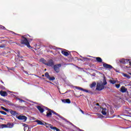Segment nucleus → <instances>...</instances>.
<instances>
[{
  "mask_svg": "<svg viewBox=\"0 0 131 131\" xmlns=\"http://www.w3.org/2000/svg\"><path fill=\"white\" fill-rule=\"evenodd\" d=\"M107 84V81H106V77H103V82L101 81L100 82H97L96 85V91H102L105 89V86Z\"/></svg>",
  "mask_w": 131,
  "mask_h": 131,
  "instance_id": "nucleus-1",
  "label": "nucleus"
},
{
  "mask_svg": "<svg viewBox=\"0 0 131 131\" xmlns=\"http://www.w3.org/2000/svg\"><path fill=\"white\" fill-rule=\"evenodd\" d=\"M21 37L23 39L21 40L20 43L21 45H25V46H27V47L29 48V49H30V48H31V46H30V44L29 43V42L28 41L27 38L23 36Z\"/></svg>",
  "mask_w": 131,
  "mask_h": 131,
  "instance_id": "nucleus-2",
  "label": "nucleus"
},
{
  "mask_svg": "<svg viewBox=\"0 0 131 131\" xmlns=\"http://www.w3.org/2000/svg\"><path fill=\"white\" fill-rule=\"evenodd\" d=\"M62 67L61 63L55 64L53 66V69L56 73H59L60 72V68Z\"/></svg>",
  "mask_w": 131,
  "mask_h": 131,
  "instance_id": "nucleus-3",
  "label": "nucleus"
},
{
  "mask_svg": "<svg viewBox=\"0 0 131 131\" xmlns=\"http://www.w3.org/2000/svg\"><path fill=\"white\" fill-rule=\"evenodd\" d=\"M119 62L121 64H126L127 63H129V65L131 66V62L129 61V59H126L123 58L122 59H120L119 60Z\"/></svg>",
  "mask_w": 131,
  "mask_h": 131,
  "instance_id": "nucleus-4",
  "label": "nucleus"
},
{
  "mask_svg": "<svg viewBox=\"0 0 131 131\" xmlns=\"http://www.w3.org/2000/svg\"><path fill=\"white\" fill-rule=\"evenodd\" d=\"M36 108L37 109H38V110H39L40 113H43V112L45 111V109H46L47 107H45V106L41 107V106L37 105L36 106Z\"/></svg>",
  "mask_w": 131,
  "mask_h": 131,
  "instance_id": "nucleus-5",
  "label": "nucleus"
},
{
  "mask_svg": "<svg viewBox=\"0 0 131 131\" xmlns=\"http://www.w3.org/2000/svg\"><path fill=\"white\" fill-rule=\"evenodd\" d=\"M16 118H17V119L19 120H23V121H26V120H27V117L25 116L20 115L16 117Z\"/></svg>",
  "mask_w": 131,
  "mask_h": 131,
  "instance_id": "nucleus-6",
  "label": "nucleus"
},
{
  "mask_svg": "<svg viewBox=\"0 0 131 131\" xmlns=\"http://www.w3.org/2000/svg\"><path fill=\"white\" fill-rule=\"evenodd\" d=\"M46 110H48L47 112V115L46 116L47 117H51L52 116V110L48 108V107H45Z\"/></svg>",
  "mask_w": 131,
  "mask_h": 131,
  "instance_id": "nucleus-7",
  "label": "nucleus"
},
{
  "mask_svg": "<svg viewBox=\"0 0 131 131\" xmlns=\"http://www.w3.org/2000/svg\"><path fill=\"white\" fill-rule=\"evenodd\" d=\"M46 66H48L49 67H53V66H54V61L53 59H50L46 63Z\"/></svg>",
  "mask_w": 131,
  "mask_h": 131,
  "instance_id": "nucleus-8",
  "label": "nucleus"
},
{
  "mask_svg": "<svg viewBox=\"0 0 131 131\" xmlns=\"http://www.w3.org/2000/svg\"><path fill=\"white\" fill-rule=\"evenodd\" d=\"M103 66L104 67V68H106V69H112L113 68V67L110 64H108L106 63H103Z\"/></svg>",
  "mask_w": 131,
  "mask_h": 131,
  "instance_id": "nucleus-9",
  "label": "nucleus"
},
{
  "mask_svg": "<svg viewBox=\"0 0 131 131\" xmlns=\"http://www.w3.org/2000/svg\"><path fill=\"white\" fill-rule=\"evenodd\" d=\"M13 125H13L12 123H8L7 125L2 124V126L3 128H4V127H9V128H12Z\"/></svg>",
  "mask_w": 131,
  "mask_h": 131,
  "instance_id": "nucleus-10",
  "label": "nucleus"
},
{
  "mask_svg": "<svg viewBox=\"0 0 131 131\" xmlns=\"http://www.w3.org/2000/svg\"><path fill=\"white\" fill-rule=\"evenodd\" d=\"M0 95L2 97H7V96H8V93H7V92H6V91H1Z\"/></svg>",
  "mask_w": 131,
  "mask_h": 131,
  "instance_id": "nucleus-11",
  "label": "nucleus"
},
{
  "mask_svg": "<svg viewBox=\"0 0 131 131\" xmlns=\"http://www.w3.org/2000/svg\"><path fill=\"white\" fill-rule=\"evenodd\" d=\"M75 89H76V90H79L80 91H82L83 92H85V93H89V91L85 89H84L81 87L75 86Z\"/></svg>",
  "mask_w": 131,
  "mask_h": 131,
  "instance_id": "nucleus-12",
  "label": "nucleus"
},
{
  "mask_svg": "<svg viewBox=\"0 0 131 131\" xmlns=\"http://www.w3.org/2000/svg\"><path fill=\"white\" fill-rule=\"evenodd\" d=\"M0 101H2V102H4L5 103H6V104H8V105H10V106H11V105H13L10 103V101L4 99H2L0 98Z\"/></svg>",
  "mask_w": 131,
  "mask_h": 131,
  "instance_id": "nucleus-13",
  "label": "nucleus"
},
{
  "mask_svg": "<svg viewBox=\"0 0 131 131\" xmlns=\"http://www.w3.org/2000/svg\"><path fill=\"white\" fill-rule=\"evenodd\" d=\"M126 91H127V89L125 88V87L124 86H122L121 88L120 92L121 93H126Z\"/></svg>",
  "mask_w": 131,
  "mask_h": 131,
  "instance_id": "nucleus-14",
  "label": "nucleus"
},
{
  "mask_svg": "<svg viewBox=\"0 0 131 131\" xmlns=\"http://www.w3.org/2000/svg\"><path fill=\"white\" fill-rule=\"evenodd\" d=\"M35 122H37V124H38L39 125H45V122H42L39 120H36Z\"/></svg>",
  "mask_w": 131,
  "mask_h": 131,
  "instance_id": "nucleus-15",
  "label": "nucleus"
},
{
  "mask_svg": "<svg viewBox=\"0 0 131 131\" xmlns=\"http://www.w3.org/2000/svg\"><path fill=\"white\" fill-rule=\"evenodd\" d=\"M61 54H62V55L64 56H66V57L69 56V53L68 52L63 50L61 51Z\"/></svg>",
  "mask_w": 131,
  "mask_h": 131,
  "instance_id": "nucleus-16",
  "label": "nucleus"
},
{
  "mask_svg": "<svg viewBox=\"0 0 131 131\" xmlns=\"http://www.w3.org/2000/svg\"><path fill=\"white\" fill-rule=\"evenodd\" d=\"M62 101L63 102V103H67V104H70V103H71V101L69 99H63Z\"/></svg>",
  "mask_w": 131,
  "mask_h": 131,
  "instance_id": "nucleus-17",
  "label": "nucleus"
},
{
  "mask_svg": "<svg viewBox=\"0 0 131 131\" xmlns=\"http://www.w3.org/2000/svg\"><path fill=\"white\" fill-rule=\"evenodd\" d=\"M101 113L102 114H103V115H106V114H107V109L105 108H102Z\"/></svg>",
  "mask_w": 131,
  "mask_h": 131,
  "instance_id": "nucleus-18",
  "label": "nucleus"
},
{
  "mask_svg": "<svg viewBox=\"0 0 131 131\" xmlns=\"http://www.w3.org/2000/svg\"><path fill=\"white\" fill-rule=\"evenodd\" d=\"M10 112L12 115H13V116H16V115H18V113L15 111H11Z\"/></svg>",
  "mask_w": 131,
  "mask_h": 131,
  "instance_id": "nucleus-19",
  "label": "nucleus"
},
{
  "mask_svg": "<svg viewBox=\"0 0 131 131\" xmlns=\"http://www.w3.org/2000/svg\"><path fill=\"white\" fill-rule=\"evenodd\" d=\"M10 53H11V51L9 52H7V53H6V52L3 51L2 54H1V56H3V57H7V54H10Z\"/></svg>",
  "mask_w": 131,
  "mask_h": 131,
  "instance_id": "nucleus-20",
  "label": "nucleus"
},
{
  "mask_svg": "<svg viewBox=\"0 0 131 131\" xmlns=\"http://www.w3.org/2000/svg\"><path fill=\"white\" fill-rule=\"evenodd\" d=\"M44 122L43 125H45V126H46V127H47V128H48V127L51 128V126H52V125L51 124H49L48 123H46V122Z\"/></svg>",
  "mask_w": 131,
  "mask_h": 131,
  "instance_id": "nucleus-21",
  "label": "nucleus"
},
{
  "mask_svg": "<svg viewBox=\"0 0 131 131\" xmlns=\"http://www.w3.org/2000/svg\"><path fill=\"white\" fill-rule=\"evenodd\" d=\"M97 62L98 63H102V58L101 57H95Z\"/></svg>",
  "mask_w": 131,
  "mask_h": 131,
  "instance_id": "nucleus-22",
  "label": "nucleus"
},
{
  "mask_svg": "<svg viewBox=\"0 0 131 131\" xmlns=\"http://www.w3.org/2000/svg\"><path fill=\"white\" fill-rule=\"evenodd\" d=\"M40 61L41 62V63H42L43 64H45V65H46L47 63V60H46V59H45V58H41L40 59Z\"/></svg>",
  "mask_w": 131,
  "mask_h": 131,
  "instance_id": "nucleus-23",
  "label": "nucleus"
},
{
  "mask_svg": "<svg viewBox=\"0 0 131 131\" xmlns=\"http://www.w3.org/2000/svg\"><path fill=\"white\" fill-rule=\"evenodd\" d=\"M97 85V83L96 82H93L90 85V88L93 89V88H95Z\"/></svg>",
  "mask_w": 131,
  "mask_h": 131,
  "instance_id": "nucleus-24",
  "label": "nucleus"
},
{
  "mask_svg": "<svg viewBox=\"0 0 131 131\" xmlns=\"http://www.w3.org/2000/svg\"><path fill=\"white\" fill-rule=\"evenodd\" d=\"M123 76L124 77H126V78H128V79H129V78H130V76L129 75H127V74H123Z\"/></svg>",
  "mask_w": 131,
  "mask_h": 131,
  "instance_id": "nucleus-25",
  "label": "nucleus"
},
{
  "mask_svg": "<svg viewBox=\"0 0 131 131\" xmlns=\"http://www.w3.org/2000/svg\"><path fill=\"white\" fill-rule=\"evenodd\" d=\"M50 128L51 129H54V130L60 131V129L59 128H56V127L51 126Z\"/></svg>",
  "mask_w": 131,
  "mask_h": 131,
  "instance_id": "nucleus-26",
  "label": "nucleus"
},
{
  "mask_svg": "<svg viewBox=\"0 0 131 131\" xmlns=\"http://www.w3.org/2000/svg\"><path fill=\"white\" fill-rule=\"evenodd\" d=\"M110 82L112 83V84H115V83H116V81L111 80H110Z\"/></svg>",
  "mask_w": 131,
  "mask_h": 131,
  "instance_id": "nucleus-27",
  "label": "nucleus"
},
{
  "mask_svg": "<svg viewBox=\"0 0 131 131\" xmlns=\"http://www.w3.org/2000/svg\"><path fill=\"white\" fill-rule=\"evenodd\" d=\"M45 76H46V77L47 78H50V74H49V73H48V72H46V73H45Z\"/></svg>",
  "mask_w": 131,
  "mask_h": 131,
  "instance_id": "nucleus-28",
  "label": "nucleus"
},
{
  "mask_svg": "<svg viewBox=\"0 0 131 131\" xmlns=\"http://www.w3.org/2000/svg\"><path fill=\"white\" fill-rule=\"evenodd\" d=\"M48 79H49V80H55V77L52 76H49V78H48Z\"/></svg>",
  "mask_w": 131,
  "mask_h": 131,
  "instance_id": "nucleus-29",
  "label": "nucleus"
},
{
  "mask_svg": "<svg viewBox=\"0 0 131 131\" xmlns=\"http://www.w3.org/2000/svg\"><path fill=\"white\" fill-rule=\"evenodd\" d=\"M0 29H3V30H7L6 27L2 25H0Z\"/></svg>",
  "mask_w": 131,
  "mask_h": 131,
  "instance_id": "nucleus-30",
  "label": "nucleus"
},
{
  "mask_svg": "<svg viewBox=\"0 0 131 131\" xmlns=\"http://www.w3.org/2000/svg\"><path fill=\"white\" fill-rule=\"evenodd\" d=\"M17 53H18V54L17 55V57L18 58H23V56H20V51H17Z\"/></svg>",
  "mask_w": 131,
  "mask_h": 131,
  "instance_id": "nucleus-31",
  "label": "nucleus"
},
{
  "mask_svg": "<svg viewBox=\"0 0 131 131\" xmlns=\"http://www.w3.org/2000/svg\"><path fill=\"white\" fill-rule=\"evenodd\" d=\"M52 112L53 114H55L57 116H59L60 117V115L58 113H56L55 111L52 110Z\"/></svg>",
  "mask_w": 131,
  "mask_h": 131,
  "instance_id": "nucleus-32",
  "label": "nucleus"
},
{
  "mask_svg": "<svg viewBox=\"0 0 131 131\" xmlns=\"http://www.w3.org/2000/svg\"><path fill=\"white\" fill-rule=\"evenodd\" d=\"M1 108L2 109H3V110H4V111H6V112H9V110L5 108L4 107L2 106Z\"/></svg>",
  "mask_w": 131,
  "mask_h": 131,
  "instance_id": "nucleus-33",
  "label": "nucleus"
},
{
  "mask_svg": "<svg viewBox=\"0 0 131 131\" xmlns=\"http://www.w3.org/2000/svg\"><path fill=\"white\" fill-rule=\"evenodd\" d=\"M0 113H1V114H3V115H7V113L3 111H0Z\"/></svg>",
  "mask_w": 131,
  "mask_h": 131,
  "instance_id": "nucleus-34",
  "label": "nucleus"
},
{
  "mask_svg": "<svg viewBox=\"0 0 131 131\" xmlns=\"http://www.w3.org/2000/svg\"><path fill=\"white\" fill-rule=\"evenodd\" d=\"M17 100H18L20 102V103H22V102H25L23 99H21L20 98H17Z\"/></svg>",
  "mask_w": 131,
  "mask_h": 131,
  "instance_id": "nucleus-35",
  "label": "nucleus"
},
{
  "mask_svg": "<svg viewBox=\"0 0 131 131\" xmlns=\"http://www.w3.org/2000/svg\"><path fill=\"white\" fill-rule=\"evenodd\" d=\"M115 85L117 89H119V88H120V84H115Z\"/></svg>",
  "mask_w": 131,
  "mask_h": 131,
  "instance_id": "nucleus-36",
  "label": "nucleus"
},
{
  "mask_svg": "<svg viewBox=\"0 0 131 131\" xmlns=\"http://www.w3.org/2000/svg\"><path fill=\"white\" fill-rule=\"evenodd\" d=\"M110 113H111V115H112V114H113V113H114V111H113V110H111Z\"/></svg>",
  "mask_w": 131,
  "mask_h": 131,
  "instance_id": "nucleus-37",
  "label": "nucleus"
},
{
  "mask_svg": "<svg viewBox=\"0 0 131 131\" xmlns=\"http://www.w3.org/2000/svg\"><path fill=\"white\" fill-rule=\"evenodd\" d=\"M33 40V39L30 38V39H28V41L30 42V41H32Z\"/></svg>",
  "mask_w": 131,
  "mask_h": 131,
  "instance_id": "nucleus-38",
  "label": "nucleus"
},
{
  "mask_svg": "<svg viewBox=\"0 0 131 131\" xmlns=\"http://www.w3.org/2000/svg\"><path fill=\"white\" fill-rule=\"evenodd\" d=\"M80 111L81 112V113H82V114H84V112H83V111H82V110H80Z\"/></svg>",
  "mask_w": 131,
  "mask_h": 131,
  "instance_id": "nucleus-39",
  "label": "nucleus"
},
{
  "mask_svg": "<svg viewBox=\"0 0 131 131\" xmlns=\"http://www.w3.org/2000/svg\"><path fill=\"white\" fill-rule=\"evenodd\" d=\"M24 72H25V73H26V74H28V72H27L26 71H24Z\"/></svg>",
  "mask_w": 131,
  "mask_h": 131,
  "instance_id": "nucleus-40",
  "label": "nucleus"
},
{
  "mask_svg": "<svg viewBox=\"0 0 131 131\" xmlns=\"http://www.w3.org/2000/svg\"><path fill=\"white\" fill-rule=\"evenodd\" d=\"M99 117H100V118H103V117H104V116H103V115H100Z\"/></svg>",
  "mask_w": 131,
  "mask_h": 131,
  "instance_id": "nucleus-41",
  "label": "nucleus"
},
{
  "mask_svg": "<svg viewBox=\"0 0 131 131\" xmlns=\"http://www.w3.org/2000/svg\"><path fill=\"white\" fill-rule=\"evenodd\" d=\"M96 106H99V107H100V104H99V103H96Z\"/></svg>",
  "mask_w": 131,
  "mask_h": 131,
  "instance_id": "nucleus-42",
  "label": "nucleus"
},
{
  "mask_svg": "<svg viewBox=\"0 0 131 131\" xmlns=\"http://www.w3.org/2000/svg\"><path fill=\"white\" fill-rule=\"evenodd\" d=\"M13 43H16V45H19L18 43L16 42H13Z\"/></svg>",
  "mask_w": 131,
  "mask_h": 131,
  "instance_id": "nucleus-43",
  "label": "nucleus"
},
{
  "mask_svg": "<svg viewBox=\"0 0 131 131\" xmlns=\"http://www.w3.org/2000/svg\"><path fill=\"white\" fill-rule=\"evenodd\" d=\"M21 69L23 70V69H24V67H22Z\"/></svg>",
  "mask_w": 131,
  "mask_h": 131,
  "instance_id": "nucleus-44",
  "label": "nucleus"
},
{
  "mask_svg": "<svg viewBox=\"0 0 131 131\" xmlns=\"http://www.w3.org/2000/svg\"><path fill=\"white\" fill-rule=\"evenodd\" d=\"M42 77H43L45 76V75H42Z\"/></svg>",
  "mask_w": 131,
  "mask_h": 131,
  "instance_id": "nucleus-45",
  "label": "nucleus"
},
{
  "mask_svg": "<svg viewBox=\"0 0 131 131\" xmlns=\"http://www.w3.org/2000/svg\"><path fill=\"white\" fill-rule=\"evenodd\" d=\"M84 59H85V60H86V59H88V58H84Z\"/></svg>",
  "mask_w": 131,
  "mask_h": 131,
  "instance_id": "nucleus-46",
  "label": "nucleus"
},
{
  "mask_svg": "<svg viewBox=\"0 0 131 131\" xmlns=\"http://www.w3.org/2000/svg\"><path fill=\"white\" fill-rule=\"evenodd\" d=\"M2 83H4V82H3V81H2Z\"/></svg>",
  "mask_w": 131,
  "mask_h": 131,
  "instance_id": "nucleus-47",
  "label": "nucleus"
},
{
  "mask_svg": "<svg viewBox=\"0 0 131 131\" xmlns=\"http://www.w3.org/2000/svg\"><path fill=\"white\" fill-rule=\"evenodd\" d=\"M130 75H131V74H130Z\"/></svg>",
  "mask_w": 131,
  "mask_h": 131,
  "instance_id": "nucleus-48",
  "label": "nucleus"
}]
</instances>
